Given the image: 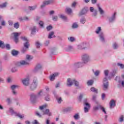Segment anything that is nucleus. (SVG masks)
<instances>
[{
    "instance_id": "nucleus-48",
    "label": "nucleus",
    "mask_w": 124,
    "mask_h": 124,
    "mask_svg": "<svg viewBox=\"0 0 124 124\" xmlns=\"http://www.w3.org/2000/svg\"><path fill=\"white\" fill-rule=\"evenodd\" d=\"M100 106L99 105V106H97L94 107L93 109H94L95 111H96V110H98V108H100L99 107Z\"/></svg>"
},
{
    "instance_id": "nucleus-11",
    "label": "nucleus",
    "mask_w": 124,
    "mask_h": 124,
    "mask_svg": "<svg viewBox=\"0 0 124 124\" xmlns=\"http://www.w3.org/2000/svg\"><path fill=\"white\" fill-rule=\"evenodd\" d=\"M59 75V73H55L53 75H51L50 77V81H54L55 80V77H56V76H58Z\"/></svg>"
},
{
    "instance_id": "nucleus-38",
    "label": "nucleus",
    "mask_w": 124,
    "mask_h": 124,
    "mask_svg": "<svg viewBox=\"0 0 124 124\" xmlns=\"http://www.w3.org/2000/svg\"><path fill=\"white\" fill-rule=\"evenodd\" d=\"M35 27H33L32 29H31V34H33V33H34V32H35Z\"/></svg>"
},
{
    "instance_id": "nucleus-24",
    "label": "nucleus",
    "mask_w": 124,
    "mask_h": 124,
    "mask_svg": "<svg viewBox=\"0 0 124 124\" xmlns=\"http://www.w3.org/2000/svg\"><path fill=\"white\" fill-rule=\"evenodd\" d=\"M0 47L2 48V49L5 48V46H4V43H3V42L1 41H0Z\"/></svg>"
},
{
    "instance_id": "nucleus-9",
    "label": "nucleus",
    "mask_w": 124,
    "mask_h": 124,
    "mask_svg": "<svg viewBox=\"0 0 124 124\" xmlns=\"http://www.w3.org/2000/svg\"><path fill=\"white\" fill-rule=\"evenodd\" d=\"M83 65H84L83 63L78 62L74 64V67H75V68H79V67H82Z\"/></svg>"
},
{
    "instance_id": "nucleus-25",
    "label": "nucleus",
    "mask_w": 124,
    "mask_h": 124,
    "mask_svg": "<svg viewBox=\"0 0 124 124\" xmlns=\"http://www.w3.org/2000/svg\"><path fill=\"white\" fill-rule=\"evenodd\" d=\"M97 7H98V10L100 14H103V13H104V11H103V10H102V9L100 8V7H99V5H97Z\"/></svg>"
},
{
    "instance_id": "nucleus-50",
    "label": "nucleus",
    "mask_w": 124,
    "mask_h": 124,
    "mask_svg": "<svg viewBox=\"0 0 124 124\" xmlns=\"http://www.w3.org/2000/svg\"><path fill=\"white\" fill-rule=\"evenodd\" d=\"M83 97V94H81L78 98V100H79V101H81L82 98Z\"/></svg>"
},
{
    "instance_id": "nucleus-49",
    "label": "nucleus",
    "mask_w": 124,
    "mask_h": 124,
    "mask_svg": "<svg viewBox=\"0 0 124 124\" xmlns=\"http://www.w3.org/2000/svg\"><path fill=\"white\" fill-rule=\"evenodd\" d=\"M86 22V19H85V18H82L80 20V23H81V24H85Z\"/></svg>"
},
{
    "instance_id": "nucleus-7",
    "label": "nucleus",
    "mask_w": 124,
    "mask_h": 124,
    "mask_svg": "<svg viewBox=\"0 0 124 124\" xmlns=\"http://www.w3.org/2000/svg\"><path fill=\"white\" fill-rule=\"evenodd\" d=\"M84 104L86 106V107H84V112L85 113H87V112H89L90 108H91V105L87 102H85Z\"/></svg>"
},
{
    "instance_id": "nucleus-4",
    "label": "nucleus",
    "mask_w": 124,
    "mask_h": 124,
    "mask_svg": "<svg viewBox=\"0 0 124 124\" xmlns=\"http://www.w3.org/2000/svg\"><path fill=\"white\" fill-rule=\"evenodd\" d=\"M108 80L107 78H105L103 80V90L104 91H106L108 89Z\"/></svg>"
},
{
    "instance_id": "nucleus-54",
    "label": "nucleus",
    "mask_w": 124,
    "mask_h": 124,
    "mask_svg": "<svg viewBox=\"0 0 124 124\" xmlns=\"http://www.w3.org/2000/svg\"><path fill=\"white\" fill-rule=\"evenodd\" d=\"M46 100L47 101H49L50 100V96L49 95H47L46 98H45Z\"/></svg>"
},
{
    "instance_id": "nucleus-56",
    "label": "nucleus",
    "mask_w": 124,
    "mask_h": 124,
    "mask_svg": "<svg viewBox=\"0 0 124 124\" xmlns=\"http://www.w3.org/2000/svg\"><path fill=\"white\" fill-rule=\"evenodd\" d=\"M12 72H16L17 71V68H13L11 70Z\"/></svg>"
},
{
    "instance_id": "nucleus-19",
    "label": "nucleus",
    "mask_w": 124,
    "mask_h": 124,
    "mask_svg": "<svg viewBox=\"0 0 124 124\" xmlns=\"http://www.w3.org/2000/svg\"><path fill=\"white\" fill-rule=\"evenodd\" d=\"M86 45L84 43L81 44L80 45H78V49L80 50H82V49H85V46Z\"/></svg>"
},
{
    "instance_id": "nucleus-43",
    "label": "nucleus",
    "mask_w": 124,
    "mask_h": 124,
    "mask_svg": "<svg viewBox=\"0 0 124 124\" xmlns=\"http://www.w3.org/2000/svg\"><path fill=\"white\" fill-rule=\"evenodd\" d=\"M104 74H105V76H108V74H109V71L108 70H105Z\"/></svg>"
},
{
    "instance_id": "nucleus-37",
    "label": "nucleus",
    "mask_w": 124,
    "mask_h": 124,
    "mask_svg": "<svg viewBox=\"0 0 124 124\" xmlns=\"http://www.w3.org/2000/svg\"><path fill=\"white\" fill-rule=\"evenodd\" d=\"M99 108L100 109H101L105 114H106V111L105 110V108H104L102 107L101 106H100Z\"/></svg>"
},
{
    "instance_id": "nucleus-20",
    "label": "nucleus",
    "mask_w": 124,
    "mask_h": 124,
    "mask_svg": "<svg viewBox=\"0 0 124 124\" xmlns=\"http://www.w3.org/2000/svg\"><path fill=\"white\" fill-rule=\"evenodd\" d=\"M18 52L16 50H15V49H13L12 51V55H13V56H17V55H18Z\"/></svg>"
},
{
    "instance_id": "nucleus-35",
    "label": "nucleus",
    "mask_w": 124,
    "mask_h": 124,
    "mask_svg": "<svg viewBox=\"0 0 124 124\" xmlns=\"http://www.w3.org/2000/svg\"><path fill=\"white\" fill-rule=\"evenodd\" d=\"M19 23L18 22L14 24V28H15V29H19Z\"/></svg>"
},
{
    "instance_id": "nucleus-33",
    "label": "nucleus",
    "mask_w": 124,
    "mask_h": 124,
    "mask_svg": "<svg viewBox=\"0 0 124 124\" xmlns=\"http://www.w3.org/2000/svg\"><path fill=\"white\" fill-rule=\"evenodd\" d=\"M91 91V92H94V93H97V89H95L94 87H92Z\"/></svg>"
},
{
    "instance_id": "nucleus-10",
    "label": "nucleus",
    "mask_w": 124,
    "mask_h": 124,
    "mask_svg": "<svg viewBox=\"0 0 124 124\" xmlns=\"http://www.w3.org/2000/svg\"><path fill=\"white\" fill-rule=\"evenodd\" d=\"M110 108L112 109V108H114L115 106H116V102L114 100H111L109 103Z\"/></svg>"
},
{
    "instance_id": "nucleus-40",
    "label": "nucleus",
    "mask_w": 124,
    "mask_h": 124,
    "mask_svg": "<svg viewBox=\"0 0 124 124\" xmlns=\"http://www.w3.org/2000/svg\"><path fill=\"white\" fill-rule=\"evenodd\" d=\"M56 99H57V101H58V103H61V102H62V97H56Z\"/></svg>"
},
{
    "instance_id": "nucleus-58",
    "label": "nucleus",
    "mask_w": 124,
    "mask_h": 124,
    "mask_svg": "<svg viewBox=\"0 0 124 124\" xmlns=\"http://www.w3.org/2000/svg\"><path fill=\"white\" fill-rule=\"evenodd\" d=\"M6 102L8 103V104H10V103H11V100H10V98H8L6 100Z\"/></svg>"
},
{
    "instance_id": "nucleus-52",
    "label": "nucleus",
    "mask_w": 124,
    "mask_h": 124,
    "mask_svg": "<svg viewBox=\"0 0 124 124\" xmlns=\"http://www.w3.org/2000/svg\"><path fill=\"white\" fill-rule=\"evenodd\" d=\"M116 73H117V71L116 70L113 71V72L111 73V76L113 77Z\"/></svg>"
},
{
    "instance_id": "nucleus-36",
    "label": "nucleus",
    "mask_w": 124,
    "mask_h": 124,
    "mask_svg": "<svg viewBox=\"0 0 124 124\" xmlns=\"http://www.w3.org/2000/svg\"><path fill=\"white\" fill-rule=\"evenodd\" d=\"M72 49H73L72 46H68L66 48V51H67L68 52H69V51H71V50Z\"/></svg>"
},
{
    "instance_id": "nucleus-2",
    "label": "nucleus",
    "mask_w": 124,
    "mask_h": 124,
    "mask_svg": "<svg viewBox=\"0 0 124 124\" xmlns=\"http://www.w3.org/2000/svg\"><path fill=\"white\" fill-rule=\"evenodd\" d=\"M21 38L24 41H26V42L25 43H24V47H25V48H23L22 50V53H25V52H26V51H27V49H28V48H29V46H30V44H29V41L28 40L27 38H26L25 37H21Z\"/></svg>"
},
{
    "instance_id": "nucleus-39",
    "label": "nucleus",
    "mask_w": 124,
    "mask_h": 124,
    "mask_svg": "<svg viewBox=\"0 0 124 124\" xmlns=\"http://www.w3.org/2000/svg\"><path fill=\"white\" fill-rule=\"evenodd\" d=\"M30 10H34L35 8H36V6H30L29 7Z\"/></svg>"
},
{
    "instance_id": "nucleus-44",
    "label": "nucleus",
    "mask_w": 124,
    "mask_h": 124,
    "mask_svg": "<svg viewBox=\"0 0 124 124\" xmlns=\"http://www.w3.org/2000/svg\"><path fill=\"white\" fill-rule=\"evenodd\" d=\"M43 94H44L43 92L41 91L40 92L38 93L37 96H41Z\"/></svg>"
},
{
    "instance_id": "nucleus-3",
    "label": "nucleus",
    "mask_w": 124,
    "mask_h": 124,
    "mask_svg": "<svg viewBox=\"0 0 124 124\" xmlns=\"http://www.w3.org/2000/svg\"><path fill=\"white\" fill-rule=\"evenodd\" d=\"M20 34H21V33L18 32H14L12 34V37L13 38L16 43H17L18 41H19L18 37Z\"/></svg>"
},
{
    "instance_id": "nucleus-23",
    "label": "nucleus",
    "mask_w": 124,
    "mask_h": 124,
    "mask_svg": "<svg viewBox=\"0 0 124 124\" xmlns=\"http://www.w3.org/2000/svg\"><path fill=\"white\" fill-rule=\"evenodd\" d=\"M46 107H47V104L40 107V109L41 111H43V110L46 109Z\"/></svg>"
},
{
    "instance_id": "nucleus-29",
    "label": "nucleus",
    "mask_w": 124,
    "mask_h": 124,
    "mask_svg": "<svg viewBox=\"0 0 124 124\" xmlns=\"http://www.w3.org/2000/svg\"><path fill=\"white\" fill-rule=\"evenodd\" d=\"M7 5V2H5L3 3L2 4L0 5V8H4V7H6V5Z\"/></svg>"
},
{
    "instance_id": "nucleus-15",
    "label": "nucleus",
    "mask_w": 124,
    "mask_h": 124,
    "mask_svg": "<svg viewBox=\"0 0 124 124\" xmlns=\"http://www.w3.org/2000/svg\"><path fill=\"white\" fill-rule=\"evenodd\" d=\"M100 39L102 42H104V35L102 32H100L99 35Z\"/></svg>"
},
{
    "instance_id": "nucleus-57",
    "label": "nucleus",
    "mask_w": 124,
    "mask_h": 124,
    "mask_svg": "<svg viewBox=\"0 0 124 124\" xmlns=\"http://www.w3.org/2000/svg\"><path fill=\"white\" fill-rule=\"evenodd\" d=\"M36 115L38 116V117H39V118H41L42 115L38 112V111L36 112Z\"/></svg>"
},
{
    "instance_id": "nucleus-13",
    "label": "nucleus",
    "mask_w": 124,
    "mask_h": 124,
    "mask_svg": "<svg viewBox=\"0 0 124 124\" xmlns=\"http://www.w3.org/2000/svg\"><path fill=\"white\" fill-rule=\"evenodd\" d=\"M87 12H88V8L85 7L80 12L79 15H84V14H86Z\"/></svg>"
},
{
    "instance_id": "nucleus-45",
    "label": "nucleus",
    "mask_w": 124,
    "mask_h": 124,
    "mask_svg": "<svg viewBox=\"0 0 124 124\" xmlns=\"http://www.w3.org/2000/svg\"><path fill=\"white\" fill-rule=\"evenodd\" d=\"M73 29H76V28H78V25L77 23H74L72 26Z\"/></svg>"
},
{
    "instance_id": "nucleus-64",
    "label": "nucleus",
    "mask_w": 124,
    "mask_h": 124,
    "mask_svg": "<svg viewBox=\"0 0 124 124\" xmlns=\"http://www.w3.org/2000/svg\"><path fill=\"white\" fill-rule=\"evenodd\" d=\"M32 124H39V123L37 120H34V122H32Z\"/></svg>"
},
{
    "instance_id": "nucleus-55",
    "label": "nucleus",
    "mask_w": 124,
    "mask_h": 124,
    "mask_svg": "<svg viewBox=\"0 0 124 124\" xmlns=\"http://www.w3.org/2000/svg\"><path fill=\"white\" fill-rule=\"evenodd\" d=\"M52 19L53 20V21H57L58 20V16H53Z\"/></svg>"
},
{
    "instance_id": "nucleus-6",
    "label": "nucleus",
    "mask_w": 124,
    "mask_h": 124,
    "mask_svg": "<svg viewBox=\"0 0 124 124\" xmlns=\"http://www.w3.org/2000/svg\"><path fill=\"white\" fill-rule=\"evenodd\" d=\"M37 81V79L36 78H35V79L33 80V82L31 85V90L33 91V90H34L35 89H36V87H37V83L36 82Z\"/></svg>"
},
{
    "instance_id": "nucleus-14",
    "label": "nucleus",
    "mask_w": 124,
    "mask_h": 124,
    "mask_svg": "<svg viewBox=\"0 0 124 124\" xmlns=\"http://www.w3.org/2000/svg\"><path fill=\"white\" fill-rule=\"evenodd\" d=\"M18 88V86L17 85H13L11 86V89L13 90V94H17V92H16V91H15V90L16 88Z\"/></svg>"
},
{
    "instance_id": "nucleus-12",
    "label": "nucleus",
    "mask_w": 124,
    "mask_h": 124,
    "mask_svg": "<svg viewBox=\"0 0 124 124\" xmlns=\"http://www.w3.org/2000/svg\"><path fill=\"white\" fill-rule=\"evenodd\" d=\"M29 81H30V79L27 78L22 80V83L25 86H28V85H29Z\"/></svg>"
},
{
    "instance_id": "nucleus-28",
    "label": "nucleus",
    "mask_w": 124,
    "mask_h": 124,
    "mask_svg": "<svg viewBox=\"0 0 124 124\" xmlns=\"http://www.w3.org/2000/svg\"><path fill=\"white\" fill-rule=\"evenodd\" d=\"M18 20H19V21H23V20H25L26 21H28V20H29V17H24L23 19L22 18V17H19L18 18Z\"/></svg>"
},
{
    "instance_id": "nucleus-51",
    "label": "nucleus",
    "mask_w": 124,
    "mask_h": 124,
    "mask_svg": "<svg viewBox=\"0 0 124 124\" xmlns=\"http://www.w3.org/2000/svg\"><path fill=\"white\" fill-rule=\"evenodd\" d=\"M36 46L37 48H39V47H40V44L39 43V42H36Z\"/></svg>"
},
{
    "instance_id": "nucleus-41",
    "label": "nucleus",
    "mask_w": 124,
    "mask_h": 124,
    "mask_svg": "<svg viewBox=\"0 0 124 124\" xmlns=\"http://www.w3.org/2000/svg\"><path fill=\"white\" fill-rule=\"evenodd\" d=\"M117 65H118V66H120L121 68H124V65L122 63H118Z\"/></svg>"
},
{
    "instance_id": "nucleus-21",
    "label": "nucleus",
    "mask_w": 124,
    "mask_h": 124,
    "mask_svg": "<svg viewBox=\"0 0 124 124\" xmlns=\"http://www.w3.org/2000/svg\"><path fill=\"white\" fill-rule=\"evenodd\" d=\"M65 11L68 14H71V13H72V10L69 8H66Z\"/></svg>"
},
{
    "instance_id": "nucleus-32",
    "label": "nucleus",
    "mask_w": 124,
    "mask_h": 124,
    "mask_svg": "<svg viewBox=\"0 0 124 124\" xmlns=\"http://www.w3.org/2000/svg\"><path fill=\"white\" fill-rule=\"evenodd\" d=\"M101 31V27H98V28L96 29L95 32L97 33V34H98L99 33V32Z\"/></svg>"
},
{
    "instance_id": "nucleus-30",
    "label": "nucleus",
    "mask_w": 124,
    "mask_h": 124,
    "mask_svg": "<svg viewBox=\"0 0 124 124\" xmlns=\"http://www.w3.org/2000/svg\"><path fill=\"white\" fill-rule=\"evenodd\" d=\"M60 18H61V19H62L64 21H66V20H67V18L66 17V16H64L63 15H61L60 16Z\"/></svg>"
},
{
    "instance_id": "nucleus-46",
    "label": "nucleus",
    "mask_w": 124,
    "mask_h": 124,
    "mask_svg": "<svg viewBox=\"0 0 124 124\" xmlns=\"http://www.w3.org/2000/svg\"><path fill=\"white\" fill-rule=\"evenodd\" d=\"M68 39L71 41V42H73V41L75 40V38L73 37H71L70 38H68Z\"/></svg>"
},
{
    "instance_id": "nucleus-31",
    "label": "nucleus",
    "mask_w": 124,
    "mask_h": 124,
    "mask_svg": "<svg viewBox=\"0 0 124 124\" xmlns=\"http://www.w3.org/2000/svg\"><path fill=\"white\" fill-rule=\"evenodd\" d=\"M93 84V80H89L87 82V85H88V86H92Z\"/></svg>"
},
{
    "instance_id": "nucleus-63",
    "label": "nucleus",
    "mask_w": 124,
    "mask_h": 124,
    "mask_svg": "<svg viewBox=\"0 0 124 124\" xmlns=\"http://www.w3.org/2000/svg\"><path fill=\"white\" fill-rule=\"evenodd\" d=\"M5 47L8 50L10 49V46L9 45H6Z\"/></svg>"
},
{
    "instance_id": "nucleus-27",
    "label": "nucleus",
    "mask_w": 124,
    "mask_h": 124,
    "mask_svg": "<svg viewBox=\"0 0 124 124\" xmlns=\"http://www.w3.org/2000/svg\"><path fill=\"white\" fill-rule=\"evenodd\" d=\"M32 56L31 55H27L26 56V59L28 60V61H31V60H32Z\"/></svg>"
},
{
    "instance_id": "nucleus-42",
    "label": "nucleus",
    "mask_w": 124,
    "mask_h": 124,
    "mask_svg": "<svg viewBox=\"0 0 124 124\" xmlns=\"http://www.w3.org/2000/svg\"><path fill=\"white\" fill-rule=\"evenodd\" d=\"M124 115H121L119 118V122L122 123V122L124 121Z\"/></svg>"
},
{
    "instance_id": "nucleus-34",
    "label": "nucleus",
    "mask_w": 124,
    "mask_h": 124,
    "mask_svg": "<svg viewBox=\"0 0 124 124\" xmlns=\"http://www.w3.org/2000/svg\"><path fill=\"white\" fill-rule=\"evenodd\" d=\"M115 16H116V13H114L112 18L109 19V22H112V21H114V20H115Z\"/></svg>"
},
{
    "instance_id": "nucleus-5",
    "label": "nucleus",
    "mask_w": 124,
    "mask_h": 124,
    "mask_svg": "<svg viewBox=\"0 0 124 124\" xmlns=\"http://www.w3.org/2000/svg\"><path fill=\"white\" fill-rule=\"evenodd\" d=\"M82 60L84 63H87V62H90V57L88 54H84L82 56Z\"/></svg>"
},
{
    "instance_id": "nucleus-1",
    "label": "nucleus",
    "mask_w": 124,
    "mask_h": 124,
    "mask_svg": "<svg viewBox=\"0 0 124 124\" xmlns=\"http://www.w3.org/2000/svg\"><path fill=\"white\" fill-rule=\"evenodd\" d=\"M73 83H74L75 86L79 85V82H78L76 80L74 79L73 80H71L70 78H69L67 79V85L68 86V87H71V86H72V85H73Z\"/></svg>"
},
{
    "instance_id": "nucleus-60",
    "label": "nucleus",
    "mask_w": 124,
    "mask_h": 124,
    "mask_svg": "<svg viewBox=\"0 0 124 124\" xmlns=\"http://www.w3.org/2000/svg\"><path fill=\"white\" fill-rule=\"evenodd\" d=\"M97 15V11L96 10H94L93 14V16H95Z\"/></svg>"
},
{
    "instance_id": "nucleus-18",
    "label": "nucleus",
    "mask_w": 124,
    "mask_h": 124,
    "mask_svg": "<svg viewBox=\"0 0 124 124\" xmlns=\"http://www.w3.org/2000/svg\"><path fill=\"white\" fill-rule=\"evenodd\" d=\"M18 63H19L18 65H26V64H29V62L25 61H21Z\"/></svg>"
},
{
    "instance_id": "nucleus-22",
    "label": "nucleus",
    "mask_w": 124,
    "mask_h": 124,
    "mask_svg": "<svg viewBox=\"0 0 124 124\" xmlns=\"http://www.w3.org/2000/svg\"><path fill=\"white\" fill-rule=\"evenodd\" d=\"M53 37H55V36L54 35V32L51 31L49 33V34L48 36V38H53Z\"/></svg>"
},
{
    "instance_id": "nucleus-59",
    "label": "nucleus",
    "mask_w": 124,
    "mask_h": 124,
    "mask_svg": "<svg viewBox=\"0 0 124 124\" xmlns=\"http://www.w3.org/2000/svg\"><path fill=\"white\" fill-rule=\"evenodd\" d=\"M113 48L114 49H117V48H118V45L116 43H114L113 44Z\"/></svg>"
},
{
    "instance_id": "nucleus-16",
    "label": "nucleus",
    "mask_w": 124,
    "mask_h": 124,
    "mask_svg": "<svg viewBox=\"0 0 124 124\" xmlns=\"http://www.w3.org/2000/svg\"><path fill=\"white\" fill-rule=\"evenodd\" d=\"M122 79H123L124 80H119V85H121L122 87H123V88H124V76L123 75L122 76Z\"/></svg>"
},
{
    "instance_id": "nucleus-26",
    "label": "nucleus",
    "mask_w": 124,
    "mask_h": 124,
    "mask_svg": "<svg viewBox=\"0 0 124 124\" xmlns=\"http://www.w3.org/2000/svg\"><path fill=\"white\" fill-rule=\"evenodd\" d=\"M15 115H16V116L19 117V118H20V119H23V118H24V114L21 115L19 113H15Z\"/></svg>"
},
{
    "instance_id": "nucleus-17",
    "label": "nucleus",
    "mask_w": 124,
    "mask_h": 124,
    "mask_svg": "<svg viewBox=\"0 0 124 124\" xmlns=\"http://www.w3.org/2000/svg\"><path fill=\"white\" fill-rule=\"evenodd\" d=\"M42 115H47V116H51L52 115V113L49 111V109H46V112L43 111Z\"/></svg>"
},
{
    "instance_id": "nucleus-47",
    "label": "nucleus",
    "mask_w": 124,
    "mask_h": 124,
    "mask_svg": "<svg viewBox=\"0 0 124 124\" xmlns=\"http://www.w3.org/2000/svg\"><path fill=\"white\" fill-rule=\"evenodd\" d=\"M74 118L75 119V120H78L79 118V115H78V114H76L74 115Z\"/></svg>"
},
{
    "instance_id": "nucleus-8",
    "label": "nucleus",
    "mask_w": 124,
    "mask_h": 124,
    "mask_svg": "<svg viewBox=\"0 0 124 124\" xmlns=\"http://www.w3.org/2000/svg\"><path fill=\"white\" fill-rule=\"evenodd\" d=\"M53 2V0L47 1L45 0L43 2V4L41 6V8H43L46 6V5H48V4H51Z\"/></svg>"
},
{
    "instance_id": "nucleus-61",
    "label": "nucleus",
    "mask_w": 124,
    "mask_h": 124,
    "mask_svg": "<svg viewBox=\"0 0 124 124\" xmlns=\"http://www.w3.org/2000/svg\"><path fill=\"white\" fill-rule=\"evenodd\" d=\"M99 71H96L95 72H94L95 76H97L98 75V74H99Z\"/></svg>"
},
{
    "instance_id": "nucleus-53",
    "label": "nucleus",
    "mask_w": 124,
    "mask_h": 124,
    "mask_svg": "<svg viewBox=\"0 0 124 124\" xmlns=\"http://www.w3.org/2000/svg\"><path fill=\"white\" fill-rule=\"evenodd\" d=\"M52 29H53L52 26H49L46 27L47 31H50V30H52Z\"/></svg>"
},
{
    "instance_id": "nucleus-62",
    "label": "nucleus",
    "mask_w": 124,
    "mask_h": 124,
    "mask_svg": "<svg viewBox=\"0 0 124 124\" xmlns=\"http://www.w3.org/2000/svg\"><path fill=\"white\" fill-rule=\"evenodd\" d=\"M44 23L43 21H40L39 22V25L40 26V27H43V25H44Z\"/></svg>"
}]
</instances>
